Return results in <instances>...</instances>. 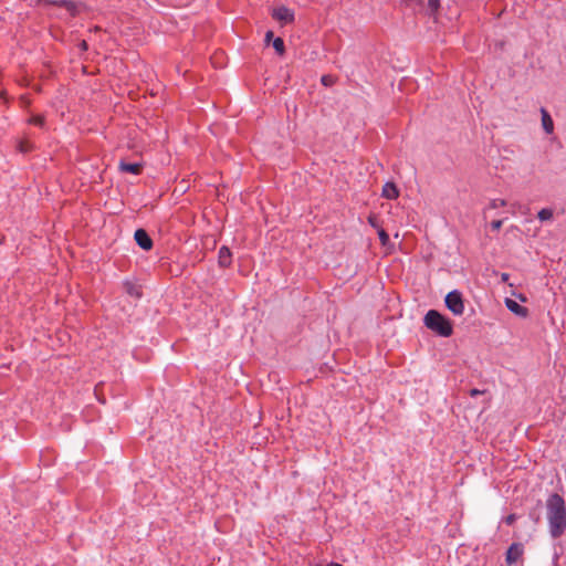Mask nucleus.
Segmentation results:
<instances>
[{
  "label": "nucleus",
  "mask_w": 566,
  "mask_h": 566,
  "mask_svg": "<svg viewBox=\"0 0 566 566\" xmlns=\"http://www.w3.org/2000/svg\"><path fill=\"white\" fill-rule=\"evenodd\" d=\"M549 532L554 538L562 536L566 530V506L564 499L557 493L552 494L546 502Z\"/></svg>",
  "instance_id": "nucleus-1"
},
{
  "label": "nucleus",
  "mask_w": 566,
  "mask_h": 566,
  "mask_svg": "<svg viewBox=\"0 0 566 566\" xmlns=\"http://www.w3.org/2000/svg\"><path fill=\"white\" fill-rule=\"evenodd\" d=\"M424 325L442 337H449L453 333L451 322L436 310H430L424 316Z\"/></svg>",
  "instance_id": "nucleus-2"
},
{
  "label": "nucleus",
  "mask_w": 566,
  "mask_h": 566,
  "mask_svg": "<svg viewBox=\"0 0 566 566\" xmlns=\"http://www.w3.org/2000/svg\"><path fill=\"white\" fill-rule=\"evenodd\" d=\"M446 306L454 314L462 315L464 312V303L462 294L454 290L447 294Z\"/></svg>",
  "instance_id": "nucleus-3"
},
{
  "label": "nucleus",
  "mask_w": 566,
  "mask_h": 566,
  "mask_svg": "<svg viewBox=\"0 0 566 566\" xmlns=\"http://www.w3.org/2000/svg\"><path fill=\"white\" fill-rule=\"evenodd\" d=\"M272 17L282 24L292 23L294 21V12L287 7L280 6L272 10Z\"/></svg>",
  "instance_id": "nucleus-4"
},
{
  "label": "nucleus",
  "mask_w": 566,
  "mask_h": 566,
  "mask_svg": "<svg viewBox=\"0 0 566 566\" xmlns=\"http://www.w3.org/2000/svg\"><path fill=\"white\" fill-rule=\"evenodd\" d=\"M135 241L143 250H150L153 247V240L148 235V233L144 229H138L135 231Z\"/></svg>",
  "instance_id": "nucleus-5"
},
{
  "label": "nucleus",
  "mask_w": 566,
  "mask_h": 566,
  "mask_svg": "<svg viewBox=\"0 0 566 566\" xmlns=\"http://www.w3.org/2000/svg\"><path fill=\"white\" fill-rule=\"evenodd\" d=\"M523 555V545L518 543L512 544L506 552V563L512 565L516 563Z\"/></svg>",
  "instance_id": "nucleus-6"
},
{
  "label": "nucleus",
  "mask_w": 566,
  "mask_h": 566,
  "mask_svg": "<svg viewBox=\"0 0 566 566\" xmlns=\"http://www.w3.org/2000/svg\"><path fill=\"white\" fill-rule=\"evenodd\" d=\"M505 305L512 313H514L515 315H517L520 317L525 318L528 315V310L526 307L520 305L517 302H515L512 298H505Z\"/></svg>",
  "instance_id": "nucleus-7"
},
{
  "label": "nucleus",
  "mask_w": 566,
  "mask_h": 566,
  "mask_svg": "<svg viewBox=\"0 0 566 566\" xmlns=\"http://www.w3.org/2000/svg\"><path fill=\"white\" fill-rule=\"evenodd\" d=\"M542 126L546 134H553L554 122L545 108H541Z\"/></svg>",
  "instance_id": "nucleus-8"
},
{
  "label": "nucleus",
  "mask_w": 566,
  "mask_h": 566,
  "mask_svg": "<svg viewBox=\"0 0 566 566\" xmlns=\"http://www.w3.org/2000/svg\"><path fill=\"white\" fill-rule=\"evenodd\" d=\"M382 196L387 199H396L399 196V190L394 182H387L382 187Z\"/></svg>",
  "instance_id": "nucleus-9"
},
{
  "label": "nucleus",
  "mask_w": 566,
  "mask_h": 566,
  "mask_svg": "<svg viewBox=\"0 0 566 566\" xmlns=\"http://www.w3.org/2000/svg\"><path fill=\"white\" fill-rule=\"evenodd\" d=\"M219 264L227 268L231 264V252L227 247H221L218 255Z\"/></svg>",
  "instance_id": "nucleus-10"
},
{
  "label": "nucleus",
  "mask_w": 566,
  "mask_h": 566,
  "mask_svg": "<svg viewBox=\"0 0 566 566\" xmlns=\"http://www.w3.org/2000/svg\"><path fill=\"white\" fill-rule=\"evenodd\" d=\"M119 169L122 171H124V172H129V174L138 175L142 171V165L137 164V163L128 164V163L122 161L119 164Z\"/></svg>",
  "instance_id": "nucleus-11"
},
{
  "label": "nucleus",
  "mask_w": 566,
  "mask_h": 566,
  "mask_svg": "<svg viewBox=\"0 0 566 566\" xmlns=\"http://www.w3.org/2000/svg\"><path fill=\"white\" fill-rule=\"evenodd\" d=\"M553 217H554V211L549 208H543L537 213V218L541 221H551L553 219Z\"/></svg>",
  "instance_id": "nucleus-12"
},
{
  "label": "nucleus",
  "mask_w": 566,
  "mask_h": 566,
  "mask_svg": "<svg viewBox=\"0 0 566 566\" xmlns=\"http://www.w3.org/2000/svg\"><path fill=\"white\" fill-rule=\"evenodd\" d=\"M273 48L275 49V51L282 55L285 51V48H284V41L281 39V38H276L273 40Z\"/></svg>",
  "instance_id": "nucleus-13"
},
{
  "label": "nucleus",
  "mask_w": 566,
  "mask_h": 566,
  "mask_svg": "<svg viewBox=\"0 0 566 566\" xmlns=\"http://www.w3.org/2000/svg\"><path fill=\"white\" fill-rule=\"evenodd\" d=\"M377 231H378V237H379V240H380L382 247H387L389 244L388 233L382 228H379Z\"/></svg>",
  "instance_id": "nucleus-14"
},
{
  "label": "nucleus",
  "mask_w": 566,
  "mask_h": 566,
  "mask_svg": "<svg viewBox=\"0 0 566 566\" xmlns=\"http://www.w3.org/2000/svg\"><path fill=\"white\" fill-rule=\"evenodd\" d=\"M506 206V200L504 199H493L490 201L488 208L489 209H497L500 207H505Z\"/></svg>",
  "instance_id": "nucleus-15"
},
{
  "label": "nucleus",
  "mask_w": 566,
  "mask_h": 566,
  "mask_svg": "<svg viewBox=\"0 0 566 566\" xmlns=\"http://www.w3.org/2000/svg\"><path fill=\"white\" fill-rule=\"evenodd\" d=\"M321 82L324 86H332L335 84L336 78L333 75H323L321 78Z\"/></svg>",
  "instance_id": "nucleus-16"
},
{
  "label": "nucleus",
  "mask_w": 566,
  "mask_h": 566,
  "mask_svg": "<svg viewBox=\"0 0 566 566\" xmlns=\"http://www.w3.org/2000/svg\"><path fill=\"white\" fill-rule=\"evenodd\" d=\"M18 149L21 153H28L32 149V145L28 140H21L18 145Z\"/></svg>",
  "instance_id": "nucleus-17"
},
{
  "label": "nucleus",
  "mask_w": 566,
  "mask_h": 566,
  "mask_svg": "<svg viewBox=\"0 0 566 566\" xmlns=\"http://www.w3.org/2000/svg\"><path fill=\"white\" fill-rule=\"evenodd\" d=\"M125 286H126V291L128 294H130L135 297H140V292L133 284L126 283Z\"/></svg>",
  "instance_id": "nucleus-18"
},
{
  "label": "nucleus",
  "mask_w": 566,
  "mask_h": 566,
  "mask_svg": "<svg viewBox=\"0 0 566 566\" xmlns=\"http://www.w3.org/2000/svg\"><path fill=\"white\" fill-rule=\"evenodd\" d=\"M31 124L36 126H43L44 125V117L41 115H34L29 120Z\"/></svg>",
  "instance_id": "nucleus-19"
},
{
  "label": "nucleus",
  "mask_w": 566,
  "mask_h": 566,
  "mask_svg": "<svg viewBox=\"0 0 566 566\" xmlns=\"http://www.w3.org/2000/svg\"><path fill=\"white\" fill-rule=\"evenodd\" d=\"M368 222H369V224H370L373 228H375V229H377V230H378L379 228H381V227L379 226L378 218H377L375 214H370V216L368 217Z\"/></svg>",
  "instance_id": "nucleus-20"
},
{
  "label": "nucleus",
  "mask_w": 566,
  "mask_h": 566,
  "mask_svg": "<svg viewBox=\"0 0 566 566\" xmlns=\"http://www.w3.org/2000/svg\"><path fill=\"white\" fill-rule=\"evenodd\" d=\"M439 6H440L439 0H428V7L432 13H434L439 9Z\"/></svg>",
  "instance_id": "nucleus-21"
},
{
  "label": "nucleus",
  "mask_w": 566,
  "mask_h": 566,
  "mask_svg": "<svg viewBox=\"0 0 566 566\" xmlns=\"http://www.w3.org/2000/svg\"><path fill=\"white\" fill-rule=\"evenodd\" d=\"M503 224L502 220H494L491 222V228L493 231H499Z\"/></svg>",
  "instance_id": "nucleus-22"
},
{
  "label": "nucleus",
  "mask_w": 566,
  "mask_h": 566,
  "mask_svg": "<svg viewBox=\"0 0 566 566\" xmlns=\"http://www.w3.org/2000/svg\"><path fill=\"white\" fill-rule=\"evenodd\" d=\"M515 520H516V515L515 514H511V515L505 517V523L507 525H511V524H513L515 522Z\"/></svg>",
  "instance_id": "nucleus-23"
},
{
  "label": "nucleus",
  "mask_w": 566,
  "mask_h": 566,
  "mask_svg": "<svg viewBox=\"0 0 566 566\" xmlns=\"http://www.w3.org/2000/svg\"><path fill=\"white\" fill-rule=\"evenodd\" d=\"M482 392H483V391H481V390H479V389H472V390L470 391V396H471V397H476V396L481 395Z\"/></svg>",
  "instance_id": "nucleus-24"
},
{
  "label": "nucleus",
  "mask_w": 566,
  "mask_h": 566,
  "mask_svg": "<svg viewBox=\"0 0 566 566\" xmlns=\"http://www.w3.org/2000/svg\"><path fill=\"white\" fill-rule=\"evenodd\" d=\"M273 38V32L272 31H268L266 34H265V41L266 42H270Z\"/></svg>",
  "instance_id": "nucleus-25"
},
{
  "label": "nucleus",
  "mask_w": 566,
  "mask_h": 566,
  "mask_svg": "<svg viewBox=\"0 0 566 566\" xmlns=\"http://www.w3.org/2000/svg\"><path fill=\"white\" fill-rule=\"evenodd\" d=\"M81 48H82L83 50H86V49H87V43H86L85 41H82V42H81Z\"/></svg>",
  "instance_id": "nucleus-26"
},
{
  "label": "nucleus",
  "mask_w": 566,
  "mask_h": 566,
  "mask_svg": "<svg viewBox=\"0 0 566 566\" xmlns=\"http://www.w3.org/2000/svg\"><path fill=\"white\" fill-rule=\"evenodd\" d=\"M509 280V274L507 273H503L502 274V281H507Z\"/></svg>",
  "instance_id": "nucleus-27"
},
{
  "label": "nucleus",
  "mask_w": 566,
  "mask_h": 566,
  "mask_svg": "<svg viewBox=\"0 0 566 566\" xmlns=\"http://www.w3.org/2000/svg\"><path fill=\"white\" fill-rule=\"evenodd\" d=\"M518 297H520V300H521L522 302H525V301H526V298H525V297H523L522 295H520Z\"/></svg>",
  "instance_id": "nucleus-28"
}]
</instances>
